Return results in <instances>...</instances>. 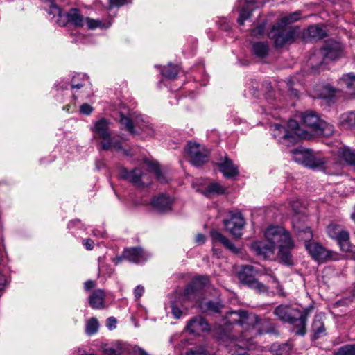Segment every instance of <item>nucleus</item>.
I'll list each match as a JSON object with an SVG mask.
<instances>
[{"label": "nucleus", "mask_w": 355, "mask_h": 355, "mask_svg": "<svg viewBox=\"0 0 355 355\" xmlns=\"http://www.w3.org/2000/svg\"><path fill=\"white\" fill-rule=\"evenodd\" d=\"M340 85L348 89L350 94H355V75L345 74L340 79Z\"/></svg>", "instance_id": "35"}, {"label": "nucleus", "mask_w": 355, "mask_h": 355, "mask_svg": "<svg viewBox=\"0 0 355 355\" xmlns=\"http://www.w3.org/2000/svg\"><path fill=\"white\" fill-rule=\"evenodd\" d=\"M264 235L269 244L263 241H254L250 245V250L258 257L263 259H270L275 255V248H278V256L286 265H292L291 250L295 244L290 233L280 226L268 227Z\"/></svg>", "instance_id": "2"}, {"label": "nucleus", "mask_w": 355, "mask_h": 355, "mask_svg": "<svg viewBox=\"0 0 355 355\" xmlns=\"http://www.w3.org/2000/svg\"><path fill=\"white\" fill-rule=\"evenodd\" d=\"M300 12H295L282 17L273 26L268 33L269 37L274 40L276 46H282L292 42L295 37V31L289 25L300 19Z\"/></svg>", "instance_id": "4"}, {"label": "nucleus", "mask_w": 355, "mask_h": 355, "mask_svg": "<svg viewBox=\"0 0 355 355\" xmlns=\"http://www.w3.org/2000/svg\"><path fill=\"white\" fill-rule=\"evenodd\" d=\"M270 130L272 132L273 137L277 139L280 143L286 146L295 143V137L290 135V132L285 127L279 124H272Z\"/></svg>", "instance_id": "18"}, {"label": "nucleus", "mask_w": 355, "mask_h": 355, "mask_svg": "<svg viewBox=\"0 0 355 355\" xmlns=\"http://www.w3.org/2000/svg\"><path fill=\"white\" fill-rule=\"evenodd\" d=\"M337 153L348 164L355 165V150L343 146L339 148Z\"/></svg>", "instance_id": "31"}, {"label": "nucleus", "mask_w": 355, "mask_h": 355, "mask_svg": "<svg viewBox=\"0 0 355 355\" xmlns=\"http://www.w3.org/2000/svg\"><path fill=\"white\" fill-rule=\"evenodd\" d=\"M249 288L254 289L256 292L262 294L268 293V287L262 282L255 279L249 286Z\"/></svg>", "instance_id": "40"}, {"label": "nucleus", "mask_w": 355, "mask_h": 355, "mask_svg": "<svg viewBox=\"0 0 355 355\" xmlns=\"http://www.w3.org/2000/svg\"><path fill=\"white\" fill-rule=\"evenodd\" d=\"M95 138H99L101 147L104 150H121L122 148L121 141L111 137L110 132L109 121L102 118L94 124L91 128Z\"/></svg>", "instance_id": "7"}, {"label": "nucleus", "mask_w": 355, "mask_h": 355, "mask_svg": "<svg viewBox=\"0 0 355 355\" xmlns=\"http://www.w3.org/2000/svg\"><path fill=\"white\" fill-rule=\"evenodd\" d=\"M126 2V0H110V6L119 7L123 6Z\"/></svg>", "instance_id": "51"}, {"label": "nucleus", "mask_w": 355, "mask_h": 355, "mask_svg": "<svg viewBox=\"0 0 355 355\" xmlns=\"http://www.w3.org/2000/svg\"><path fill=\"white\" fill-rule=\"evenodd\" d=\"M94 241L90 239H87L83 241V245L87 250H92L94 248Z\"/></svg>", "instance_id": "49"}, {"label": "nucleus", "mask_w": 355, "mask_h": 355, "mask_svg": "<svg viewBox=\"0 0 355 355\" xmlns=\"http://www.w3.org/2000/svg\"><path fill=\"white\" fill-rule=\"evenodd\" d=\"M311 239L312 238L309 240H302L305 241L306 249L313 259L318 261H324L331 259L330 251L326 250L318 243L310 242Z\"/></svg>", "instance_id": "16"}, {"label": "nucleus", "mask_w": 355, "mask_h": 355, "mask_svg": "<svg viewBox=\"0 0 355 355\" xmlns=\"http://www.w3.org/2000/svg\"><path fill=\"white\" fill-rule=\"evenodd\" d=\"M263 274L268 277V282L273 285L279 295H283L282 286L270 268H265Z\"/></svg>", "instance_id": "36"}, {"label": "nucleus", "mask_w": 355, "mask_h": 355, "mask_svg": "<svg viewBox=\"0 0 355 355\" xmlns=\"http://www.w3.org/2000/svg\"><path fill=\"white\" fill-rule=\"evenodd\" d=\"M105 293L102 289L95 290L89 297V303L93 309H100L104 306Z\"/></svg>", "instance_id": "27"}, {"label": "nucleus", "mask_w": 355, "mask_h": 355, "mask_svg": "<svg viewBox=\"0 0 355 355\" xmlns=\"http://www.w3.org/2000/svg\"><path fill=\"white\" fill-rule=\"evenodd\" d=\"M64 110H67V112L69 110V105H66L63 107Z\"/></svg>", "instance_id": "58"}, {"label": "nucleus", "mask_w": 355, "mask_h": 355, "mask_svg": "<svg viewBox=\"0 0 355 355\" xmlns=\"http://www.w3.org/2000/svg\"><path fill=\"white\" fill-rule=\"evenodd\" d=\"M226 189L217 182L209 184L202 193L205 196H210L214 194H223L225 193Z\"/></svg>", "instance_id": "32"}, {"label": "nucleus", "mask_w": 355, "mask_h": 355, "mask_svg": "<svg viewBox=\"0 0 355 355\" xmlns=\"http://www.w3.org/2000/svg\"><path fill=\"white\" fill-rule=\"evenodd\" d=\"M211 239L214 243L218 242L223 244L226 248L230 250L234 253H238L239 250L235 245L225 236H224L220 232L216 230H213L210 232Z\"/></svg>", "instance_id": "24"}, {"label": "nucleus", "mask_w": 355, "mask_h": 355, "mask_svg": "<svg viewBox=\"0 0 355 355\" xmlns=\"http://www.w3.org/2000/svg\"><path fill=\"white\" fill-rule=\"evenodd\" d=\"M252 51L257 57L263 58L268 53V45L266 42H255L252 44Z\"/></svg>", "instance_id": "33"}, {"label": "nucleus", "mask_w": 355, "mask_h": 355, "mask_svg": "<svg viewBox=\"0 0 355 355\" xmlns=\"http://www.w3.org/2000/svg\"><path fill=\"white\" fill-rule=\"evenodd\" d=\"M289 206L293 212V225L300 239L309 240L313 238V234L305 223L307 217L302 213V205L297 199L290 202Z\"/></svg>", "instance_id": "8"}, {"label": "nucleus", "mask_w": 355, "mask_h": 355, "mask_svg": "<svg viewBox=\"0 0 355 355\" xmlns=\"http://www.w3.org/2000/svg\"><path fill=\"white\" fill-rule=\"evenodd\" d=\"M227 231L236 238L241 236V230L245 225V220L240 212H229V218L223 220Z\"/></svg>", "instance_id": "15"}, {"label": "nucleus", "mask_w": 355, "mask_h": 355, "mask_svg": "<svg viewBox=\"0 0 355 355\" xmlns=\"http://www.w3.org/2000/svg\"><path fill=\"white\" fill-rule=\"evenodd\" d=\"M322 315L315 316L311 324V331L313 332V339L317 340L325 336V327L323 321Z\"/></svg>", "instance_id": "23"}, {"label": "nucleus", "mask_w": 355, "mask_h": 355, "mask_svg": "<svg viewBox=\"0 0 355 355\" xmlns=\"http://www.w3.org/2000/svg\"><path fill=\"white\" fill-rule=\"evenodd\" d=\"M67 17L68 21L76 27H83L85 24L89 29L107 28L111 26L110 22L104 23L99 19H93L89 17L84 19L80 11L76 8L70 9L67 13Z\"/></svg>", "instance_id": "12"}, {"label": "nucleus", "mask_w": 355, "mask_h": 355, "mask_svg": "<svg viewBox=\"0 0 355 355\" xmlns=\"http://www.w3.org/2000/svg\"><path fill=\"white\" fill-rule=\"evenodd\" d=\"M187 329L191 334L200 335L202 332L208 331L209 325L202 316H196L189 320L187 324Z\"/></svg>", "instance_id": "21"}, {"label": "nucleus", "mask_w": 355, "mask_h": 355, "mask_svg": "<svg viewBox=\"0 0 355 355\" xmlns=\"http://www.w3.org/2000/svg\"><path fill=\"white\" fill-rule=\"evenodd\" d=\"M291 346L288 343L273 344L271 346V352L275 355H289Z\"/></svg>", "instance_id": "37"}, {"label": "nucleus", "mask_w": 355, "mask_h": 355, "mask_svg": "<svg viewBox=\"0 0 355 355\" xmlns=\"http://www.w3.org/2000/svg\"><path fill=\"white\" fill-rule=\"evenodd\" d=\"M304 123L318 135L331 136L334 133V126L324 121L320 120L313 112H306L302 116Z\"/></svg>", "instance_id": "10"}, {"label": "nucleus", "mask_w": 355, "mask_h": 355, "mask_svg": "<svg viewBox=\"0 0 355 355\" xmlns=\"http://www.w3.org/2000/svg\"><path fill=\"white\" fill-rule=\"evenodd\" d=\"M288 128L287 129L290 132V135H293L295 137V142L297 141L298 138H304L306 139L308 137V134L306 132L302 130L297 121L291 119L288 123Z\"/></svg>", "instance_id": "29"}, {"label": "nucleus", "mask_w": 355, "mask_h": 355, "mask_svg": "<svg viewBox=\"0 0 355 355\" xmlns=\"http://www.w3.org/2000/svg\"><path fill=\"white\" fill-rule=\"evenodd\" d=\"M116 320L114 317H110L106 320V325L109 329H113L116 327Z\"/></svg>", "instance_id": "46"}, {"label": "nucleus", "mask_w": 355, "mask_h": 355, "mask_svg": "<svg viewBox=\"0 0 355 355\" xmlns=\"http://www.w3.org/2000/svg\"><path fill=\"white\" fill-rule=\"evenodd\" d=\"M119 175L121 178L131 182L138 187L144 186L141 179L143 175V172L139 168H136L132 171H128L125 168H122L119 171Z\"/></svg>", "instance_id": "19"}, {"label": "nucleus", "mask_w": 355, "mask_h": 355, "mask_svg": "<svg viewBox=\"0 0 355 355\" xmlns=\"http://www.w3.org/2000/svg\"><path fill=\"white\" fill-rule=\"evenodd\" d=\"M254 267L249 265L243 266L238 272V278L241 282L248 286L255 279Z\"/></svg>", "instance_id": "25"}, {"label": "nucleus", "mask_w": 355, "mask_h": 355, "mask_svg": "<svg viewBox=\"0 0 355 355\" xmlns=\"http://www.w3.org/2000/svg\"><path fill=\"white\" fill-rule=\"evenodd\" d=\"M77 79H78V77H76V76L73 77V78L71 80V87L72 89H75V88L80 89L82 87H83L84 84L83 83H78L76 81Z\"/></svg>", "instance_id": "50"}, {"label": "nucleus", "mask_w": 355, "mask_h": 355, "mask_svg": "<svg viewBox=\"0 0 355 355\" xmlns=\"http://www.w3.org/2000/svg\"><path fill=\"white\" fill-rule=\"evenodd\" d=\"M187 355H210L203 347H197L190 349Z\"/></svg>", "instance_id": "42"}, {"label": "nucleus", "mask_w": 355, "mask_h": 355, "mask_svg": "<svg viewBox=\"0 0 355 355\" xmlns=\"http://www.w3.org/2000/svg\"><path fill=\"white\" fill-rule=\"evenodd\" d=\"M337 355H355V344L340 347L338 350Z\"/></svg>", "instance_id": "41"}, {"label": "nucleus", "mask_w": 355, "mask_h": 355, "mask_svg": "<svg viewBox=\"0 0 355 355\" xmlns=\"http://www.w3.org/2000/svg\"><path fill=\"white\" fill-rule=\"evenodd\" d=\"M220 327L225 334L232 329L236 332L241 331L240 338L243 340H250L258 335L276 333L275 325L270 320L261 319L242 309L228 312Z\"/></svg>", "instance_id": "1"}, {"label": "nucleus", "mask_w": 355, "mask_h": 355, "mask_svg": "<svg viewBox=\"0 0 355 355\" xmlns=\"http://www.w3.org/2000/svg\"><path fill=\"white\" fill-rule=\"evenodd\" d=\"M187 154L189 158L190 162L195 166H200L208 162V150L205 146L196 142H188Z\"/></svg>", "instance_id": "13"}, {"label": "nucleus", "mask_w": 355, "mask_h": 355, "mask_svg": "<svg viewBox=\"0 0 355 355\" xmlns=\"http://www.w3.org/2000/svg\"><path fill=\"white\" fill-rule=\"evenodd\" d=\"M78 76L79 77V76H80V75H78ZM81 78V79H82V78H86V77H85V75H81V78Z\"/></svg>", "instance_id": "59"}, {"label": "nucleus", "mask_w": 355, "mask_h": 355, "mask_svg": "<svg viewBox=\"0 0 355 355\" xmlns=\"http://www.w3.org/2000/svg\"><path fill=\"white\" fill-rule=\"evenodd\" d=\"M68 87H69V84L68 83H64L62 85H60L59 87V88L62 89H68Z\"/></svg>", "instance_id": "55"}, {"label": "nucleus", "mask_w": 355, "mask_h": 355, "mask_svg": "<svg viewBox=\"0 0 355 355\" xmlns=\"http://www.w3.org/2000/svg\"><path fill=\"white\" fill-rule=\"evenodd\" d=\"M326 35V31L318 25L310 26L307 29V36L313 40H320Z\"/></svg>", "instance_id": "30"}, {"label": "nucleus", "mask_w": 355, "mask_h": 355, "mask_svg": "<svg viewBox=\"0 0 355 355\" xmlns=\"http://www.w3.org/2000/svg\"><path fill=\"white\" fill-rule=\"evenodd\" d=\"M206 238L204 234H198L196 236V242L198 244H202L205 242Z\"/></svg>", "instance_id": "53"}, {"label": "nucleus", "mask_w": 355, "mask_h": 355, "mask_svg": "<svg viewBox=\"0 0 355 355\" xmlns=\"http://www.w3.org/2000/svg\"><path fill=\"white\" fill-rule=\"evenodd\" d=\"M351 218L355 222V206H354V210L353 213L351 215Z\"/></svg>", "instance_id": "57"}, {"label": "nucleus", "mask_w": 355, "mask_h": 355, "mask_svg": "<svg viewBox=\"0 0 355 355\" xmlns=\"http://www.w3.org/2000/svg\"><path fill=\"white\" fill-rule=\"evenodd\" d=\"M96 286V283L92 280H87L85 282L84 288L85 291H89Z\"/></svg>", "instance_id": "52"}, {"label": "nucleus", "mask_w": 355, "mask_h": 355, "mask_svg": "<svg viewBox=\"0 0 355 355\" xmlns=\"http://www.w3.org/2000/svg\"><path fill=\"white\" fill-rule=\"evenodd\" d=\"M92 107L87 103L82 105L80 108V112L86 115L90 114L92 112Z\"/></svg>", "instance_id": "45"}, {"label": "nucleus", "mask_w": 355, "mask_h": 355, "mask_svg": "<svg viewBox=\"0 0 355 355\" xmlns=\"http://www.w3.org/2000/svg\"><path fill=\"white\" fill-rule=\"evenodd\" d=\"M173 204V199L166 195L160 194L157 196H155L152 201V207L158 212L165 213L171 210Z\"/></svg>", "instance_id": "20"}, {"label": "nucleus", "mask_w": 355, "mask_h": 355, "mask_svg": "<svg viewBox=\"0 0 355 355\" xmlns=\"http://www.w3.org/2000/svg\"><path fill=\"white\" fill-rule=\"evenodd\" d=\"M347 118L350 121H354L355 125V112L350 113Z\"/></svg>", "instance_id": "54"}, {"label": "nucleus", "mask_w": 355, "mask_h": 355, "mask_svg": "<svg viewBox=\"0 0 355 355\" xmlns=\"http://www.w3.org/2000/svg\"><path fill=\"white\" fill-rule=\"evenodd\" d=\"M148 254L145 252L141 248H130L125 249L123 254V257H118L116 259V263H119L124 258L130 262L140 263L144 262L148 258Z\"/></svg>", "instance_id": "17"}, {"label": "nucleus", "mask_w": 355, "mask_h": 355, "mask_svg": "<svg viewBox=\"0 0 355 355\" xmlns=\"http://www.w3.org/2000/svg\"><path fill=\"white\" fill-rule=\"evenodd\" d=\"M101 237H104V234L103 233H101Z\"/></svg>", "instance_id": "61"}, {"label": "nucleus", "mask_w": 355, "mask_h": 355, "mask_svg": "<svg viewBox=\"0 0 355 355\" xmlns=\"http://www.w3.org/2000/svg\"><path fill=\"white\" fill-rule=\"evenodd\" d=\"M125 349V346L119 343H113L110 346L106 345L103 348L105 355H121Z\"/></svg>", "instance_id": "34"}, {"label": "nucleus", "mask_w": 355, "mask_h": 355, "mask_svg": "<svg viewBox=\"0 0 355 355\" xmlns=\"http://www.w3.org/2000/svg\"><path fill=\"white\" fill-rule=\"evenodd\" d=\"M179 69L178 66L168 64L164 67L161 71V73L163 76L168 79H174L178 76Z\"/></svg>", "instance_id": "38"}, {"label": "nucleus", "mask_w": 355, "mask_h": 355, "mask_svg": "<svg viewBox=\"0 0 355 355\" xmlns=\"http://www.w3.org/2000/svg\"><path fill=\"white\" fill-rule=\"evenodd\" d=\"M93 234H94V236H96V235H97V232H96L95 231H93Z\"/></svg>", "instance_id": "60"}, {"label": "nucleus", "mask_w": 355, "mask_h": 355, "mask_svg": "<svg viewBox=\"0 0 355 355\" xmlns=\"http://www.w3.org/2000/svg\"><path fill=\"white\" fill-rule=\"evenodd\" d=\"M171 311L173 316L175 318H180L182 315V311L179 307L177 306V305L174 303H171Z\"/></svg>", "instance_id": "44"}, {"label": "nucleus", "mask_w": 355, "mask_h": 355, "mask_svg": "<svg viewBox=\"0 0 355 355\" xmlns=\"http://www.w3.org/2000/svg\"><path fill=\"white\" fill-rule=\"evenodd\" d=\"M150 167L151 170L155 173L157 178L161 180V172L159 165L157 163H152Z\"/></svg>", "instance_id": "47"}, {"label": "nucleus", "mask_w": 355, "mask_h": 355, "mask_svg": "<svg viewBox=\"0 0 355 355\" xmlns=\"http://www.w3.org/2000/svg\"><path fill=\"white\" fill-rule=\"evenodd\" d=\"M144 292V288L141 285L137 286L134 290V295L135 298L139 299V297H141Z\"/></svg>", "instance_id": "48"}, {"label": "nucleus", "mask_w": 355, "mask_h": 355, "mask_svg": "<svg viewBox=\"0 0 355 355\" xmlns=\"http://www.w3.org/2000/svg\"><path fill=\"white\" fill-rule=\"evenodd\" d=\"M328 235L338 241L343 251L354 252L353 247L349 242V234L342 227L336 224H330L327 227Z\"/></svg>", "instance_id": "14"}, {"label": "nucleus", "mask_w": 355, "mask_h": 355, "mask_svg": "<svg viewBox=\"0 0 355 355\" xmlns=\"http://www.w3.org/2000/svg\"><path fill=\"white\" fill-rule=\"evenodd\" d=\"M99 327L98 321L96 318H91L87 320L85 324V333L88 335H92L98 331Z\"/></svg>", "instance_id": "39"}, {"label": "nucleus", "mask_w": 355, "mask_h": 355, "mask_svg": "<svg viewBox=\"0 0 355 355\" xmlns=\"http://www.w3.org/2000/svg\"><path fill=\"white\" fill-rule=\"evenodd\" d=\"M3 277L1 276H0V290L2 289V288H3Z\"/></svg>", "instance_id": "56"}, {"label": "nucleus", "mask_w": 355, "mask_h": 355, "mask_svg": "<svg viewBox=\"0 0 355 355\" xmlns=\"http://www.w3.org/2000/svg\"><path fill=\"white\" fill-rule=\"evenodd\" d=\"M293 159L306 167L310 168H323L326 164L324 157L314 154L309 149L303 148H296L291 151Z\"/></svg>", "instance_id": "9"}, {"label": "nucleus", "mask_w": 355, "mask_h": 355, "mask_svg": "<svg viewBox=\"0 0 355 355\" xmlns=\"http://www.w3.org/2000/svg\"><path fill=\"white\" fill-rule=\"evenodd\" d=\"M265 31V24H261L257 26L255 28H254L252 31V35L254 37H259L263 34Z\"/></svg>", "instance_id": "43"}, {"label": "nucleus", "mask_w": 355, "mask_h": 355, "mask_svg": "<svg viewBox=\"0 0 355 355\" xmlns=\"http://www.w3.org/2000/svg\"><path fill=\"white\" fill-rule=\"evenodd\" d=\"M259 6L257 3V0H245L244 2V5L241 8L239 17L238 18V23L239 25L243 26L244 24V21L247 19L250 15V12L253 10V6Z\"/></svg>", "instance_id": "28"}, {"label": "nucleus", "mask_w": 355, "mask_h": 355, "mask_svg": "<svg viewBox=\"0 0 355 355\" xmlns=\"http://www.w3.org/2000/svg\"><path fill=\"white\" fill-rule=\"evenodd\" d=\"M274 314L280 320L292 324L293 331L295 334L305 335L306 324L309 314L308 309H299L296 305L281 304L275 308Z\"/></svg>", "instance_id": "3"}, {"label": "nucleus", "mask_w": 355, "mask_h": 355, "mask_svg": "<svg viewBox=\"0 0 355 355\" xmlns=\"http://www.w3.org/2000/svg\"><path fill=\"white\" fill-rule=\"evenodd\" d=\"M209 282V279L207 276L195 277L191 284L186 287L184 292V299L199 303V306L202 310L219 312L221 308L220 303L212 301L200 302V291L204 286H206Z\"/></svg>", "instance_id": "5"}, {"label": "nucleus", "mask_w": 355, "mask_h": 355, "mask_svg": "<svg viewBox=\"0 0 355 355\" xmlns=\"http://www.w3.org/2000/svg\"><path fill=\"white\" fill-rule=\"evenodd\" d=\"M73 97H74L75 98H76V96L75 94H73Z\"/></svg>", "instance_id": "62"}, {"label": "nucleus", "mask_w": 355, "mask_h": 355, "mask_svg": "<svg viewBox=\"0 0 355 355\" xmlns=\"http://www.w3.org/2000/svg\"><path fill=\"white\" fill-rule=\"evenodd\" d=\"M119 121L121 125L132 135H141L142 137H146L154 135L152 125L141 116L130 117L121 114Z\"/></svg>", "instance_id": "6"}, {"label": "nucleus", "mask_w": 355, "mask_h": 355, "mask_svg": "<svg viewBox=\"0 0 355 355\" xmlns=\"http://www.w3.org/2000/svg\"><path fill=\"white\" fill-rule=\"evenodd\" d=\"M217 165L220 171L225 178H233L239 174L238 167L234 165L232 161L227 157H225L223 160L218 163Z\"/></svg>", "instance_id": "22"}, {"label": "nucleus", "mask_w": 355, "mask_h": 355, "mask_svg": "<svg viewBox=\"0 0 355 355\" xmlns=\"http://www.w3.org/2000/svg\"><path fill=\"white\" fill-rule=\"evenodd\" d=\"M315 56L322 57V61L316 64V69L322 64L336 60L343 56V48L339 42L335 41L327 42L318 51L317 54L310 58V64L313 65Z\"/></svg>", "instance_id": "11"}, {"label": "nucleus", "mask_w": 355, "mask_h": 355, "mask_svg": "<svg viewBox=\"0 0 355 355\" xmlns=\"http://www.w3.org/2000/svg\"><path fill=\"white\" fill-rule=\"evenodd\" d=\"M234 337L235 336L232 335V338H231L230 343L227 346L230 355H248L245 350L244 340L239 338V343H241V344L236 343Z\"/></svg>", "instance_id": "26"}]
</instances>
